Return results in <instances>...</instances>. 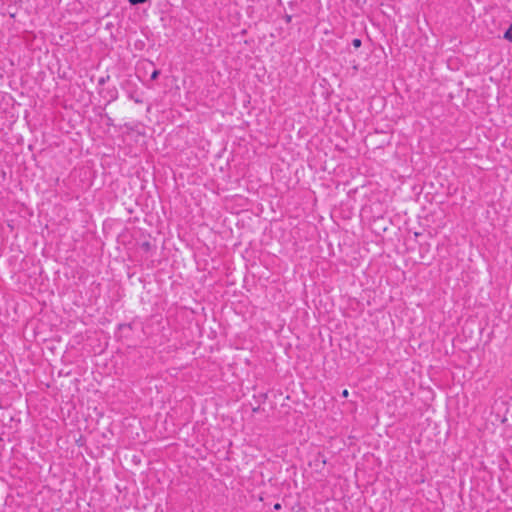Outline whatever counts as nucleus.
Instances as JSON below:
<instances>
[{"instance_id": "0eeeda50", "label": "nucleus", "mask_w": 512, "mask_h": 512, "mask_svg": "<svg viewBox=\"0 0 512 512\" xmlns=\"http://www.w3.org/2000/svg\"><path fill=\"white\" fill-rule=\"evenodd\" d=\"M274 509H275V510H279V509H281V504L276 503V504L274 505Z\"/></svg>"}, {"instance_id": "39448f33", "label": "nucleus", "mask_w": 512, "mask_h": 512, "mask_svg": "<svg viewBox=\"0 0 512 512\" xmlns=\"http://www.w3.org/2000/svg\"><path fill=\"white\" fill-rule=\"evenodd\" d=\"M348 395H349L348 390H347V389H344V390L342 391V396H343V397H348Z\"/></svg>"}, {"instance_id": "f257e3e1", "label": "nucleus", "mask_w": 512, "mask_h": 512, "mask_svg": "<svg viewBox=\"0 0 512 512\" xmlns=\"http://www.w3.org/2000/svg\"><path fill=\"white\" fill-rule=\"evenodd\" d=\"M504 38L510 42H512V24L509 26V28L504 33Z\"/></svg>"}, {"instance_id": "f03ea898", "label": "nucleus", "mask_w": 512, "mask_h": 512, "mask_svg": "<svg viewBox=\"0 0 512 512\" xmlns=\"http://www.w3.org/2000/svg\"><path fill=\"white\" fill-rule=\"evenodd\" d=\"M352 45L355 47V48H359L361 46V40L358 39V38H355L353 39L352 41Z\"/></svg>"}, {"instance_id": "423d86ee", "label": "nucleus", "mask_w": 512, "mask_h": 512, "mask_svg": "<svg viewBox=\"0 0 512 512\" xmlns=\"http://www.w3.org/2000/svg\"><path fill=\"white\" fill-rule=\"evenodd\" d=\"M319 458H321V463L323 465H325L326 464V459L322 455H320V454H319Z\"/></svg>"}, {"instance_id": "7ed1b4c3", "label": "nucleus", "mask_w": 512, "mask_h": 512, "mask_svg": "<svg viewBox=\"0 0 512 512\" xmlns=\"http://www.w3.org/2000/svg\"><path fill=\"white\" fill-rule=\"evenodd\" d=\"M160 74V71L159 70H154L151 74V79L152 80H155Z\"/></svg>"}, {"instance_id": "6e6552de", "label": "nucleus", "mask_w": 512, "mask_h": 512, "mask_svg": "<svg viewBox=\"0 0 512 512\" xmlns=\"http://www.w3.org/2000/svg\"><path fill=\"white\" fill-rule=\"evenodd\" d=\"M286 20L289 22L291 20V16H287Z\"/></svg>"}, {"instance_id": "20e7f679", "label": "nucleus", "mask_w": 512, "mask_h": 512, "mask_svg": "<svg viewBox=\"0 0 512 512\" xmlns=\"http://www.w3.org/2000/svg\"><path fill=\"white\" fill-rule=\"evenodd\" d=\"M151 247V244L149 242H144L142 244V248L145 250V251H148Z\"/></svg>"}]
</instances>
